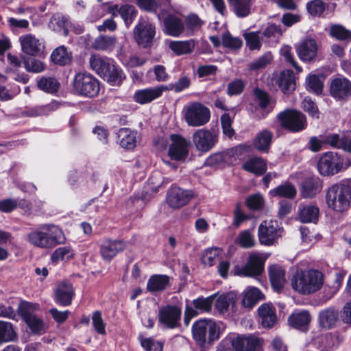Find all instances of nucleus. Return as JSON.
<instances>
[{"mask_svg":"<svg viewBox=\"0 0 351 351\" xmlns=\"http://www.w3.org/2000/svg\"><path fill=\"white\" fill-rule=\"evenodd\" d=\"M265 299V295L257 287L250 288L244 295L242 304L244 307L252 308L258 302Z\"/></svg>","mask_w":351,"mask_h":351,"instance_id":"nucleus-43","label":"nucleus"},{"mask_svg":"<svg viewBox=\"0 0 351 351\" xmlns=\"http://www.w3.org/2000/svg\"><path fill=\"white\" fill-rule=\"evenodd\" d=\"M329 34L337 40L351 41V31L340 24L332 25L330 27Z\"/></svg>","mask_w":351,"mask_h":351,"instance_id":"nucleus-47","label":"nucleus"},{"mask_svg":"<svg viewBox=\"0 0 351 351\" xmlns=\"http://www.w3.org/2000/svg\"><path fill=\"white\" fill-rule=\"evenodd\" d=\"M101 78L110 86L120 87L127 77L122 68L113 60Z\"/></svg>","mask_w":351,"mask_h":351,"instance_id":"nucleus-23","label":"nucleus"},{"mask_svg":"<svg viewBox=\"0 0 351 351\" xmlns=\"http://www.w3.org/2000/svg\"><path fill=\"white\" fill-rule=\"evenodd\" d=\"M51 60L53 63L65 66L71 63L72 60V53L69 51L64 45L56 48L51 54Z\"/></svg>","mask_w":351,"mask_h":351,"instance_id":"nucleus-42","label":"nucleus"},{"mask_svg":"<svg viewBox=\"0 0 351 351\" xmlns=\"http://www.w3.org/2000/svg\"><path fill=\"white\" fill-rule=\"evenodd\" d=\"M234 8L236 15L239 17H245L250 13V0H228Z\"/></svg>","mask_w":351,"mask_h":351,"instance_id":"nucleus-50","label":"nucleus"},{"mask_svg":"<svg viewBox=\"0 0 351 351\" xmlns=\"http://www.w3.org/2000/svg\"><path fill=\"white\" fill-rule=\"evenodd\" d=\"M182 308L168 304L162 307L158 313V322L167 328H175L180 325Z\"/></svg>","mask_w":351,"mask_h":351,"instance_id":"nucleus-15","label":"nucleus"},{"mask_svg":"<svg viewBox=\"0 0 351 351\" xmlns=\"http://www.w3.org/2000/svg\"><path fill=\"white\" fill-rule=\"evenodd\" d=\"M191 85V78L186 75H183L175 83L163 85V88L165 91L173 90L175 93H180L189 88Z\"/></svg>","mask_w":351,"mask_h":351,"instance_id":"nucleus-49","label":"nucleus"},{"mask_svg":"<svg viewBox=\"0 0 351 351\" xmlns=\"http://www.w3.org/2000/svg\"><path fill=\"white\" fill-rule=\"evenodd\" d=\"M222 45L230 49H239L242 47L243 41L238 37H232L229 32H226L222 35Z\"/></svg>","mask_w":351,"mask_h":351,"instance_id":"nucleus-62","label":"nucleus"},{"mask_svg":"<svg viewBox=\"0 0 351 351\" xmlns=\"http://www.w3.org/2000/svg\"><path fill=\"white\" fill-rule=\"evenodd\" d=\"M169 279L167 275L154 274L148 279L146 289L150 293L162 291L169 285Z\"/></svg>","mask_w":351,"mask_h":351,"instance_id":"nucleus-38","label":"nucleus"},{"mask_svg":"<svg viewBox=\"0 0 351 351\" xmlns=\"http://www.w3.org/2000/svg\"><path fill=\"white\" fill-rule=\"evenodd\" d=\"M60 106V103L59 101L53 100L51 102L46 105L35 106L32 108H26L21 112V115L25 117L46 116L51 112L58 109Z\"/></svg>","mask_w":351,"mask_h":351,"instance_id":"nucleus-31","label":"nucleus"},{"mask_svg":"<svg viewBox=\"0 0 351 351\" xmlns=\"http://www.w3.org/2000/svg\"><path fill=\"white\" fill-rule=\"evenodd\" d=\"M242 169L256 176L264 175L267 170L266 160L261 157H252L243 163Z\"/></svg>","mask_w":351,"mask_h":351,"instance_id":"nucleus-37","label":"nucleus"},{"mask_svg":"<svg viewBox=\"0 0 351 351\" xmlns=\"http://www.w3.org/2000/svg\"><path fill=\"white\" fill-rule=\"evenodd\" d=\"M75 295L73 285L68 281H62L54 290L53 300L60 306H69Z\"/></svg>","mask_w":351,"mask_h":351,"instance_id":"nucleus-19","label":"nucleus"},{"mask_svg":"<svg viewBox=\"0 0 351 351\" xmlns=\"http://www.w3.org/2000/svg\"><path fill=\"white\" fill-rule=\"evenodd\" d=\"M340 320V312L335 306L324 308L318 313V326L322 330L336 328Z\"/></svg>","mask_w":351,"mask_h":351,"instance_id":"nucleus-22","label":"nucleus"},{"mask_svg":"<svg viewBox=\"0 0 351 351\" xmlns=\"http://www.w3.org/2000/svg\"><path fill=\"white\" fill-rule=\"evenodd\" d=\"M156 27L149 20L141 17L134 28V38L138 45L143 49L153 46Z\"/></svg>","mask_w":351,"mask_h":351,"instance_id":"nucleus-9","label":"nucleus"},{"mask_svg":"<svg viewBox=\"0 0 351 351\" xmlns=\"http://www.w3.org/2000/svg\"><path fill=\"white\" fill-rule=\"evenodd\" d=\"M184 30L181 19L174 14H168L164 20V32L173 37L179 36Z\"/></svg>","mask_w":351,"mask_h":351,"instance_id":"nucleus-35","label":"nucleus"},{"mask_svg":"<svg viewBox=\"0 0 351 351\" xmlns=\"http://www.w3.org/2000/svg\"><path fill=\"white\" fill-rule=\"evenodd\" d=\"M193 197L192 191L184 190L173 184L167 191L166 201L170 208L177 209L186 205Z\"/></svg>","mask_w":351,"mask_h":351,"instance_id":"nucleus-13","label":"nucleus"},{"mask_svg":"<svg viewBox=\"0 0 351 351\" xmlns=\"http://www.w3.org/2000/svg\"><path fill=\"white\" fill-rule=\"evenodd\" d=\"M72 88L77 95L94 98L97 97L99 93L100 82L90 73L79 72L73 77Z\"/></svg>","mask_w":351,"mask_h":351,"instance_id":"nucleus-4","label":"nucleus"},{"mask_svg":"<svg viewBox=\"0 0 351 351\" xmlns=\"http://www.w3.org/2000/svg\"><path fill=\"white\" fill-rule=\"evenodd\" d=\"M39 304L38 303H33L25 300H21L17 308L18 315L21 317L22 320L25 322L34 315L32 312L38 310Z\"/></svg>","mask_w":351,"mask_h":351,"instance_id":"nucleus-46","label":"nucleus"},{"mask_svg":"<svg viewBox=\"0 0 351 351\" xmlns=\"http://www.w3.org/2000/svg\"><path fill=\"white\" fill-rule=\"evenodd\" d=\"M325 77L321 73H310L305 80V88L316 96L323 95Z\"/></svg>","mask_w":351,"mask_h":351,"instance_id":"nucleus-34","label":"nucleus"},{"mask_svg":"<svg viewBox=\"0 0 351 351\" xmlns=\"http://www.w3.org/2000/svg\"><path fill=\"white\" fill-rule=\"evenodd\" d=\"M276 118L280 127L289 132H300L308 127L306 116L301 111L294 108H286L280 112Z\"/></svg>","mask_w":351,"mask_h":351,"instance_id":"nucleus-5","label":"nucleus"},{"mask_svg":"<svg viewBox=\"0 0 351 351\" xmlns=\"http://www.w3.org/2000/svg\"><path fill=\"white\" fill-rule=\"evenodd\" d=\"M92 323L94 330L99 335L106 334V324L100 311H95L92 315Z\"/></svg>","mask_w":351,"mask_h":351,"instance_id":"nucleus-63","label":"nucleus"},{"mask_svg":"<svg viewBox=\"0 0 351 351\" xmlns=\"http://www.w3.org/2000/svg\"><path fill=\"white\" fill-rule=\"evenodd\" d=\"M196 148L202 152L210 151L218 141V135L208 130H199L193 135Z\"/></svg>","mask_w":351,"mask_h":351,"instance_id":"nucleus-18","label":"nucleus"},{"mask_svg":"<svg viewBox=\"0 0 351 351\" xmlns=\"http://www.w3.org/2000/svg\"><path fill=\"white\" fill-rule=\"evenodd\" d=\"M24 67L27 72L38 73L45 70V64L42 61L34 58H23Z\"/></svg>","mask_w":351,"mask_h":351,"instance_id":"nucleus-56","label":"nucleus"},{"mask_svg":"<svg viewBox=\"0 0 351 351\" xmlns=\"http://www.w3.org/2000/svg\"><path fill=\"white\" fill-rule=\"evenodd\" d=\"M311 316L307 310H295L288 317L289 326L301 332H306L309 329Z\"/></svg>","mask_w":351,"mask_h":351,"instance_id":"nucleus-25","label":"nucleus"},{"mask_svg":"<svg viewBox=\"0 0 351 351\" xmlns=\"http://www.w3.org/2000/svg\"><path fill=\"white\" fill-rule=\"evenodd\" d=\"M227 153L219 152L210 155L205 160L204 165L210 167H217L226 162Z\"/></svg>","mask_w":351,"mask_h":351,"instance_id":"nucleus-61","label":"nucleus"},{"mask_svg":"<svg viewBox=\"0 0 351 351\" xmlns=\"http://www.w3.org/2000/svg\"><path fill=\"white\" fill-rule=\"evenodd\" d=\"M323 180L317 176L311 175L304 177L300 184V195L303 198H313L322 191Z\"/></svg>","mask_w":351,"mask_h":351,"instance_id":"nucleus-17","label":"nucleus"},{"mask_svg":"<svg viewBox=\"0 0 351 351\" xmlns=\"http://www.w3.org/2000/svg\"><path fill=\"white\" fill-rule=\"evenodd\" d=\"M260 322L263 328H272L276 322V309L272 304L263 303L257 310Z\"/></svg>","mask_w":351,"mask_h":351,"instance_id":"nucleus-32","label":"nucleus"},{"mask_svg":"<svg viewBox=\"0 0 351 351\" xmlns=\"http://www.w3.org/2000/svg\"><path fill=\"white\" fill-rule=\"evenodd\" d=\"M302 108L313 119H319L320 111L315 101L311 97H305L302 101Z\"/></svg>","mask_w":351,"mask_h":351,"instance_id":"nucleus-53","label":"nucleus"},{"mask_svg":"<svg viewBox=\"0 0 351 351\" xmlns=\"http://www.w3.org/2000/svg\"><path fill=\"white\" fill-rule=\"evenodd\" d=\"M112 60V59L106 56L92 54L89 60V64L90 69L101 77Z\"/></svg>","mask_w":351,"mask_h":351,"instance_id":"nucleus-41","label":"nucleus"},{"mask_svg":"<svg viewBox=\"0 0 351 351\" xmlns=\"http://www.w3.org/2000/svg\"><path fill=\"white\" fill-rule=\"evenodd\" d=\"M169 48L177 56L189 54L194 50L195 41L193 39L185 41H172L169 44Z\"/></svg>","mask_w":351,"mask_h":351,"instance_id":"nucleus-45","label":"nucleus"},{"mask_svg":"<svg viewBox=\"0 0 351 351\" xmlns=\"http://www.w3.org/2000/svg\"><path fill=\"white\" fill-rule=\"evenodd\" d=\"M119 14L128 27L133 23L137 15V10L134 5L125 4L119 9Z\"/></svg>","mask_w":351,"mask_h":351,"instance_id":"nucleus-51","label":"nucleus"},{"mask_svg":"<svg viewBox=\"0 0 351 351\" xmlns=\"http://www.w3.org/2000/svg\"><path fill=\"white\" fill-rule=\"evenodd\" d=\"M23 51L31 56H40L44 46L39 40L32 35H27L20 38Z\"/></svg>","mask_w":351,"mask_h":351,"instance_id":"nucleus-33","label":"nucleus"},{"mask_svg":"<svg viewBox=\"0 0 351 351\" xmlns=\"http://www.w3.org/2000/svg\"><path fill=\"white\" fill-rule=\"evenodd\" d=\"M125 248L126 243L123 240L105 238L99 245V253L101 258L109 263Z\"/></svg>","mask_w":351,"mask_h":351,"instance_id":"nucleus-16","label":"nucleus"},{"mask_svg":"<svg viewBox=\"0 0 351 351\" xmlns=\"http://www.w3.org/2000/svg\"><path fill=\"white\" fill-rule=\"evenodd\" d=\"M44 249H51L65 243L66 237L61 228L53 224L43 225Z\"/></svg>","mask_w":351,"mask_h":351,"instance_id":"nucleus-21","label":"nucleus"},{"mask_svg":"<svg viewBox=\"0 0 351 351\" xmlns=\"http://www.w3.org/2000/svg\"><path fill=\"white\" fill-rule=\"evenodd\" d=\"M116 41L114 37L100 35L95 39L93 47L97 50H111L114 47Z\"/></svg>","mask_w":351,"mask_h":351,"instance_id":"nucleus-52","label":"nucleus"},{"mask_svg":"<svg viewBox=\"0 0 351 351\" xmlns=\"http://www.w3.org/2000/svg\"><path fill=\"white\" fill-rule=\"evenodd\" d=\"M268 276L272 289L280 293L286 282V271L280 265L274 264L268 267Z\"/></svg>","mask_w":351,"mask_h":351,"instance_id":"nucleus-27","label":"nucleus"},{"mask_svg":"<svg viewBox=\"0 0 351 351\" xmlns=\"http://www.w3.org/2000/svg\"><path fill=\"white\" fill-rule=\"evenodd\" d=\"M326 203L335 212L347 211L351 204V179L346 178L332 184L326 192Z\"/></svg>","mask_w":351,"mask_h":351,"instance_id":"nucleus-1","label":"nucleus"},{"mask_svg":"<svg viewBox=\"0 0 351 351\" xmlns=\"http://www.w3.org/2000/svg\"><path fill=\"white\" fill-rule=\"evenodd\" d=\"M214 300V295L206 298L200 295L192 301L186 300L184 315V322L185 325H189L191 319L197 317L198 315L210 312Z\"/></svg>","mask_w":351,"mask_h":351,"instance_id":"nucleus-8","label":"nucleus"},{"mask_svg":"<svg viewBox=\"0 0 351 351\" xmlns=\"http://www.w3.org/2000/svg\"><path fill=\"white\" fill-rule=\"evenodd\" d=\"M171 144L168 150V155L171 160L184 161L189 156V143L180 134H172L170 135Z\"/></svg>","mask_w":351,"mask_h":351,"instance_id":"nucleus-14","label":"nucleus"},{"mask_svg":"<svg viewBox=\"0 0 351 351\" xmlns=\"http://www.w3.org/2000/svg\"><path fill=\"white\" fill-rule=\"evenodd\" d=\"M319 209L313 204L300 206L298 211V217L302 223H316L319 219Z\"/></svg>","mask_w":351,"mask_h":351,"instance_id":"nucleus-40","label":"nucleus"},{"mask_svg":"<svg viewBox=\"0 0 351 351\" xmlns=\"http://www.w3.org/2000/svg\"><path fill=\"white\" fill-rule=\"evenodd\" d=\"M164 92L163 85L140 89L134 93L133 99L135 102L144 105L160 98Z\"/></svg>","mask_w":351,"mask_h":351,"instance_id":"nucleus-26","label":"nucleus"},{"mask_svg":"<svg viewBox=\"0 0 351 351\" xmlns=\"http://www.w3.org/2000/svg\"><path fill=\"white\" fill-rule=\"evenodd\" d=\"M265 263L264 257L258 253L253 252L249 255L245 265H234L232 272L237 276L257 278L264 272Z\"/></svg>","mask_w":351,"mask_h":351,"instance_id":"nucleus-6","label":"nucleus"},{"mask_svg":"<svg viewBox=\"0 0 351 351\" xmlns=\"http://www.w3.org/2000/svg\"><path fill=\"white\" fill-rule=\"evenodd\" d=\"M343 162V158L337 152H325L317 162V171L323 176H334L341 171Z\"/></svg>","mask_w":351,"mask_h":351,"instance_id":"nucleus-10","label":"nucleus"},{"mask_svg":"<svg viewBox=\"0 0 351 351\" xmlns=\"http://www.w3.org/2000/svg\"><path fill=\"white\" fill-rule=\"evenodd\" d=\"M36 80L37 88L47 94L56 95L60 88V83L53 75L38 76Z\"/></svg>","mask_w":351,"mask_h":351,"instance_id":"nucleus-36","label":"nucleus"},{"mask_svg":"<svg viewBox=\"0 0 351 351\" xmlns=\"http://www.w3.org/2000/svg\"><path fill=\"white\" fill-rule=\"evenodd\" d=\"M73 257V250L69 246H64L57 248L53 251L51 256V260L53 263H58L60 261L70 259Z\"/></svg>","mask_w":351,"mask_h":351,"instance_id":"nucleus-59","label":"nucleus"},{"mask_svg":"<svg viewBox=\"0 0 351 351\" xmlns=\"http://www.w3.org/2000/svg\"><path fill=\"white\" fill-rule=\"evenodd\" d=\"M326 142L333 148L351 154V130L343 132L341 136L336 133L328 134Z\"/></svg>","mask_w":351,"mask_h":351,"instance_id":"nucleus-28","label":"nucleus"},{"mask_svg":"<svg viewBox=\"0 0 351 351\" xmlns=\"http://www.w3.org/2000/svg\"><path fill=\"white\" fill-rule=\"evenodd\" d=\"M117 141L120 146L126 149H133L140 138V134L136 130L128 128H120L117 133Z\"/></svg>","mask_w":351,"mask_h":351,"instance_id":"nucleus-29","label":"nucleus"},{"mask_svg":"<svg viewBox=\"0 0 351 351\" xmlns=\"http://www.w3.org/2000/svg\"><path fill=\"white\" fill-rule=\"evenodd\" d=\"M223 341L230 343L232 349L235 351H245V346L244 343V335L239 334H229L224 339Z\"/></svg>","mask_w":351,"mask_h":351,"instance_id":"nucleus-60","label":"nucleus"},{"mask_svg":"<svg viewBox=\"0 0 351 351\" xmlns=\"http://www.w3.org/2000/svg\"><path fill=\"white\" fill-rule=\"evenodd\" d=\"M295 75L293 71L287 69L280 72L278 75L273 76L271 82L277 86L284 93L289 94L295 88Z\"/></svg>","mask_w":351,"mask_h":351,"instance_id":"nucleus-24","label":"nucleus"},{"mask_svg":"<svg viewBox=\"0 0 351 351\" xmlns=\"http://www.w3.org/2000/svg\"><path fill=\"white\" fill-rule=\"evenodd\" d=\"M16 333L14 330L12 323L0 320V345L14 341Z\"/></svg>","mask_w":351,"mask_h":351,"instance_id":"nucleus-48","label":"nucleus"},{"mask_svg":"<svg viewBox=\"0 0 351 351\" xmlns=\"http://www.w3.org/2000/svg\"><path fill=\"white\" fill-rule=\"evenodd\" d=\"M280 228L276 221H263L258 228V237L261 245L271 246L281 236Z\"/></svg>","mask_w":351,"mask_h":351,"instance_id":"nucleus-12","label":"nucleus"},{"mask_svg":"<svg viewBox=\"0 0 351 351\" xmlns=\"http://www.w3.org/2000/svg\"><path fill=\"white\" fill-rule=\"evenodd\" d=\"M245 204L252 210H261L264 206V199L260 194H254L247 197Z\"/></svg>","mask_w":351,"mask_h":351,"instance_id":"nucleus-64","label":"nucleus"},{"mask_svg":"<svg viewBox=\"0 0 351 351\" xmlns=\"http://www.w3.org/2000/svg\"><path fill=\"white\" fill-rule=\"evenodd\" d=\"M138 339L145 351H163L164 343L162 341H154L152 337L144 338L142 335Z\"/></svg>","mask_w":351,"mask_h":351,"instance_id":"nucleus-57","label":"nucleus"},{"mask_svg":"<svg viewBox=\"0 0 351 351\" xmlns=\"http://www.w3.org/2000/svg\"><path fill=\"white\" fill-rule=\"evenodd\" d=\"M297 194V191L293 184L287 182L280 184L269 191L272 197H280L287 199H293Z\"/></svg>","mask_w":351,"mask_h":351,"instance_id":"nucleus-44","label":"nucleus"},{"mask_svg":"<svg viewBox=\"0 0 351 351\" xmlns=\"http://www.w3.org/2000/svg\"><path fill=\"white\" fill-rule=\"evenodd\" d=\"M184 120L189 126L199 127L207 123L210 118V111L200 102H192L183 109Z\"/></svg>","mask_w":351,"mask_h":351,"instance_id":"nucleus-7","label":"nucleus"},{"mask_svg":"<svg viewBox=\"0 0 351 351\" xmlns=\"http://www.w3.org/2000/svg\"><path fill=\"white\" fill-rule=\"evenodd\" d=\"M307 12L311 16H322L328 8L327 3L322 0H312L306 5Z\"/></svg>","mask_w":351,"mask_h":351,"instance_id":"nucleus-58","label":"nucleus"},{"mask_svg":"<svg viewBox=\"0 0 351 351\" xmlns=\"http://www.w3.org/2000/svg\"><path fill=\"white\" fill-rule=\"evenodd\" d=\"M26 241L31 245L44 249L43 225L38 229H34L26 235Z\"/></svg>","mask_w":351,"mask_h":351,"instance_id":"nucleus-54","label":"nucleus"},{"mask_svg":"<svg viewBox=\"0 0 351 351\" xmlns=\"http://www.w3.org/2000/svg\"><path fill=\"white\" fill-rule=\"evenodd\" d=\"M274 134L267 130L264 129L257 133L253 141L254 147L259 152H267L271 147Z\"/></svg>","mask_w":351,"mask_h":351,"instance_id":"nucleus-39","label":"nucleus"},{"mask_svg":"<svg viewBox=\"0 0 351 351\" xmlns=\"http://www.w3.org/2000/svg\"><path fill=\"white\" fill-rule=\"evenodd\" d=\"M252 95L254 101L263 112H266V115L273 110L272 99L267 91L259 87H255L252 90Z\"/></svg>","mask_w":351,"mask_h":351,"instance_id":"nucleus-30","label":"nucleus"},{"mask_svg":"<svg viewBox=\"0 0 351 351\" xmlns=\"http://www.w3.org/2000/svg\"><path fill=\"white\" fill-rule=\"evenodd\" d=\"M329 95L336 101L346 102L351 98V81L347 77H335L329 85Z\"/></svg>","mask_w":351,"mask_h":351,"instance_id":"nucleus-11","label":"nucleus"},{"mask_svg":"<svg viewBox=\"0 0 351 351\" xmlns=\"http://www.w3.org/2000/svg\"><path fill=\"white\" fill-rule=\"evenodd\" d=\"M34 335H41L45 332L43 320L35 315L24 322Z\"/></svg>","mask_w":351,"mask_h":351,"instance_id":"nucleus-55","label":"nucleus"},{"mask_svg":"<svg viewBox=\"0 0 351 351\" xmlns=\"http://www.w3.org/2000/svg\"><path fill=\"white\" fill-rule=\"evenodd\" d=\"M192 337L196 344L204 348L218 341L223 332L220 325L213 319H199L191 327Z\"/></svg>","mask_w":351,"mask_h":351,"instance_id":"nucleus-2","label":"nucleus"},{"mask_svg":"<svg viewBox=\"0 0 351 351\" xmlns=\"http://www.w3.org/2000/svg\"><path fill=\"white\" fill-rule=\"evenodd\" d=\"M324 283V275L317 269L304 270L291 279L293 289L300 293L308 295L319 291Z\"/></svg>","mask_w":351,"mask_h":351,"instance_id":"nucleus-3","label":"nucleus"},{"mask_svg":"<svg viewBox=\"0 0 351 351\" xmlns=\"http://www.w3.org/2000/svg\"><path fill=\"white\" fill-rule=\"evenodd\" d=\"M295 50L300 60L311 62L317 57L318 46L314 38H305L295 45Z\"/></svg>","mask_w":351,"mask_h":351,"instance_id":"nucleus-20","label":"nucleus"}]
</instances>
